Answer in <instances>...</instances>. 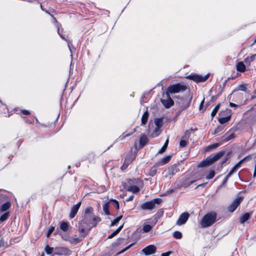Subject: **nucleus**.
<instances>
[{"label":"nucleus","instance_id":"28","mask_svg":"<svg viewBox=\"0 0 256 256\" xmlns=\"http://www.w3.org/2000/svg\"><path fill=\"white\" fill-rule=\"evenodd\" d=\"M55 250H56L57 252H56L54 254H66L68 251V250L65 248H56Z\"/></svg>","mask_w":256,"mask_h":256},{"label":"nucleus","instance_id":"26","mask_svg":"<svg viewBox=\"0 0 256 256\" xmlns=\"http://www.w3.org/2000/svg\"><path fill=\"white\" fill-rule=\"evenodd\" d=\"M85 228H88V227L85 224L84 222H82V221H81L80 222V226H79V231L81 234H83L85 232Z\"/></svg>","mask_w":256,"mask_h":256},{"label":"nucleus","instance_id":"47","mask_svg":"<svg viewBox=\"0 0 256 256\" xmlns=\"http://www.w3.org/2000/svg\"><path fill=\"white\" fill-rule=\"evenodd\" d=\"M187 142L185 140H181L180 142V146L181 148H184L187 145Z\"/></svg>","mask_w":256,"mask_h":256},{"label":"nucleus","instance_id":"56","mask_svg":"<svg viewBox=\"0 0 256 256\" xmlns=\"http://www.w3.org/2000/svg\"><path fill=\"white\" fill-rule=\"evenodd\" d=\"M204 99L202 102H201L200 105V107H199V108L200 110L202 108L203 106V104H204Z\"/></svg>","mask_w":256,"mask_h":256},{"label":"nucleus","instance_id":"23","mask_svg":"<svg viewBox=\"0 0 256 256\" xmlns=\"http://www.w3.org/2000/svg\"><path fill=\"white\" fill-rule=\"evenodd\" d=\"M127 190L128 192H131L133 193H137L140 191V188L137 186H128Z\"/></svg>","mask_w":256,"mask_h":256},{"label":"nucleus","instance_id":"13","mask_svg":"<svg viewBox=\"0 0 256 256\" xmlns=\"http://www.w3.org/2000/svg\"><path fill=\"white\" fill-rule=\"evenodd\" d=\"M81 204V202H79L76 204L74 205L71 209V211L70 214V218H74Z\"/></svg>","mask_w":256,"mask_h":256},{"label":"nucleus","instance_id":"1","mask_svg":"<svg viewBox=\"0 0 256 256\" xmlns=\"http://www.w3.org/2000/svg\"><path fill=\"white\" fill-rule=\"evenodd\" d=\"M100 220V218L93 214V208L91 207L87 208L85 210L84 219L82 220L84 222L89 228L94 226L97 222Z\"/></svg>","mask_w":256,"mask_h":256},{"label":"nucleus","instance_id":"11","mask_svg":"<svg viewBox=\"0 0 256 256\" xmlns=\"http://www.w3.org/2000/svg\"><path fill=\"white\" fill-rule=\"evenodd\" d=\"M190 214L187 212L182 213L179 216L178 220L176 221V224L178 226H181L184 224L188 220Z\"/></svg>","mask_w":256,"mask_h":256},{"label":"nucleus","instance_id":"27","mask_svg":"<svg viewBox=\"0 0 256 256\" xmlns=\"http://www.w3.org/2000/svg\"><path fill=\"white\" fill-rule=\"evenodd\" d=\"M241 166V164L238 162L236 164L231 170L228 174V176H230Z\"/></svg>","mask_w":256,"mask_h":256},{"label":"nucleus","instance_id":"36","mask_svg":"<svg viewBox=\"0 0 256 256\" xmlns=\"http://www.w3.org/2000/svg\"><path fill=\"white\" fill-rule=\"evenodd\" d=\"M156 166H154L153 167H152L149 170V172H148V174L150 176H155L157 172V170H156V169L155 167Z\"/></svg>","mask_w":256,"mask_h":256},{"label":"nucleus","instance_id":"5","mask_svg":"<svg viewBox=\"0 0 256 256\" xmlns=\"http://www.w3.org/2000/svg\"><path fill=\"white\" fill-rule=\"evenodd\" d=\"M162 202V200L160 198H154L150 202H147L142 204L140 208L143 210H152L156 208V205L160 204Z\"/></svg>","mask_w":256,"mask_h":256},{"label":"nucleus","instance_id":"29","mask_svg":"<svg viewBox=\"0 0 256 256\" xmlns=\"http://www.w3.org/2000/svg\"><path fill=\"white\" fill-rule=\"evenodd\" d=\"M154 124L156 127L161 128L162 126V118H157L154 120Z\"/></svg>","mask_w":256,"mask_h":256},{"label":"nucleus","instance_id":"41","mask_svg":"<svg viewBox=\"0 0 256 256\" xmlns=\"http://www.w3.org/2000/svg\"><path fill=\"white\" fill-rule=\"evenodd\" d=\"M230 116L222 118H219L218 121L220 124H223L228 122L230 120Z\"/></svg>","mask_w":256,"mask_h":256},{"label":"nucleus","instance_id":"33","mask_svg":"<svg viewBox=\"0 0 256 256\" xmlns=\"http://www.w3.org/2000/svg\"><path fill=\"white\" fill-rule=\"evenodd\" d=\"M152 227H153L150 224H144L143 226L142 230H143L144 232H148L150 231V230L152 229Z\"/></svg>","mask_w":256,"mask_h":256},{"label":"nucleus","instance_id":"16","mask_svg":"<svg viewBox=\"0 0 256 256\" xmlns=\"http://www.w3.org/2000/svg\"><path fill=\"white\" fill-rule=\"evenodd\" d=\"M170 156H168L164 158L160 162L156 163L155 166H162L167 164L171 158Z\"/></svg>","mask_w":256,"mask_h":256},{"label":"nucleus","instance_id":"37","mask_svg":"<svg viewBox=\"0 0 256 256\" xmlns=\"http://www.w3.org/2000/svg\"><path fill=\"white\" fill-rule=\"evenodd\" d=\"M124 223H123L122 224H121L116 230H113V237L114 236H115L117 235L122 230V228L124 226Z\"/></svg>","mask_w":256,"mask_h":256},{"label":"nucleus","instance_id":"32","mask_svg":"<svg viewBox=\"0 0 256 256\" xmlns=\"http://www.w3.org/2000/svg\"><path fill=\"white\" fill-rule=\"evenodd\" d=\"M160 128H158V127H156L154 128L152 134H151V136L152 138L156 137L160 134Z\"/></svg>","mask_w":256,"mask_h":256},{"label":"nucleus","instance_id":"48","mask_svg":"<svg viewBox=\"0 0 256 256\" xmlns=\"http://www.w3.org/2000/svg\"><path fill=\"white\" fill-rule=\"evenodd\" d=\"M219 144H212L211 146H210L208 147V150H210V149H214L217 148L219 146Z\"/></svg>","mask_w":256,"mask_h":256},{"label":"nucleus","instance_id":"53","mask_svg":"<svg viewBox=\"0 0 256 256\" xmlns=\"http://www.w3.org/2000/svg\"><path fill=\"white\" fill-rule=\"evenodd\" d=\"M58 34L60 36V37H61L62 39L65 40H66V38L64 36H62V34H60V28H58Z\"/></svg>","mask_w":256,"mask_h":256},{"label":"nucleus","instance_id":"17","mask_svg":"<svg viewBox=\"0 0 256 256\" xmlns=\"http://www.w3.org/2000/svg\"><path fill=\"white\" fill-rule=\"evenodd\" d=\"M195 182H196L195 180L189 181V180H188L186 179L182 182L180 185V188H182V187L188 188Z\"/></svg>","mask_w":256,"mask_h":256},{"label":"nucleus","instance_id":"43","mask_svg":"<svg viewBox=\"0 0 256 256\" xmlns=\"http://www.w3.org/2000/svg\"><path fill=\"white\" fill-rule=\"evenodd\" d=\"M252 159V156H248L246 157H244V158H242V160H241L239 162L242 164L243 162H246V161H249L250 160Z\"/></svg>","mask_w":256,"mask_h":256},{"label":"nucleus","instance_id":"57","mask_svg":"<svg viewBox=\"0 0 256 256\" xmlns=\"http://www.w3.org/2000/svg\"><path fill=\"white\" fill-rule=\"evenodd\" d=\"M230 106L231 107H236V106H237V105H236V104H235L232 103V102H230Z\"/></svg>","mask_w":256,"mask_h":256},{"label":"nucleus","instance_id":"24","mask_svg":"<svg viewBox=\"0 0 256 256\" xmlns=\"http://www.w3.org/2000/svg\"><path fill=\"white\" fill-rule=\"evenodd\" d=\"M112 201V200H110L108 202L104 204L103 206V210L104 212L107 214L110 215V212L109 210V203Z\"/></svg>","mask_w":256,"mask_h":256},{"label":"nucleus","instance_id":"52","mask_svg":"<svg viewBox=\"0 0 256 256\" xmlns=\"http://www.w3.org/2000/svg\"><path fill=\"white\" fill-rule=\"evenodd\" d=\"M22 112L23 114L28 115L30 114V112L27 110H22Z\"/></svg>","mask_w":256,"mask_h":256},{"label":"nucleus","instance_id":"4","mask_svg":"<svg viewBox=\"0 0 256 256\" xmlns=\"http://www.w3.org/2000/svg\"><path fill=\"white\" fill-rule=\"evenodd\" d=\"M188 88L187 86L181 83H178L175 84L170 86L166 92L168 94H172L180 92H184Z\"/></svg>","mask_w":256,"mask_h":256},{"label":"nucleus","instance_id":"7","mask_svg":"<svg viewBox=\"0 0 256 256\" xmlns=\"http://www.w3.org/2000/svg\"><path fill=\"white\" fill-rule=\"evenodd\" d=\"M209 75L206 74L204 76L198 74H190L186 78L194 81L198 82H205L208 78Z\"/></svg>","mask_w":256,"mask_h":256},{"label":"nucleus","instance_id":"42","mask_svg":"<svg viewBox=\"0 0 256 256\" xmlns=\"http://www.w3.org/2000/svg\"><path fill=\"white\" fill-rule=\"evenodd\" d=\"M214 175H215L214 171L213 170H212L210 171L209 174L208 176H206V178L208 180L212 179L214 177Z\"/></svg>","mask_w":256,"mask_h":256},{"label":"nucleus","instance_id":"30","mask_svg":"<svg viewBox=\"0 0 256 256\" xmlns=\"http://www.w3.org/2000/svg\"><path fill=\"white\" fill-rule=\"evenodd\" d=\"M10 216V212H6L4 213L0 217V222H2L4 220H6Z\"/></svg>","mask_w":256,"mask_h":256},{"label":"nucleus","instance_id":"49","mask_svg":"<svg viewBox=\"0 0 256 256\" xmlns=\"http://www.w3.org/2000/svg\"><path fill=\"white\" fill-rule=\"evenodd\" d=\"M235 138L234 134V133L230 134L228 136L225 138L224 140L227 142Z\"/></svg>","mask_w":256,"mask_h":256},{"label":"nucleus","instance_id":"22","mask_svg":"<svg viewBox=\"0 0 256 256\" xmlns=\"http://www.w3.org/2000/svg\"><path fill=\"white\" fill-rule=\"evenodd\" d=\"M149 114L148 112V111L146 110L142 118V124L144 125L146 124L148 122V118Z\"/></svg>","mask_w":256,"mask_h":256},{"label":"nucleus","instance_id":"51","mask_svg":"<svg viewBox=\"0 0 256 256\" xmlns=\"http://www.w3.org/2000/svg\"><path fill=\"white\" fill-rule=\"evenodd\" d=\"M208 182H204V183H202V184H198L196 188V189L197 188H199V187H204L206 186Z\"/></svg>","mask_w":256,"mask_h":256},{"label":"nucleus","instance_id":"19","mask_svg":"<svg viewBox=\"0 0 256 256\" xmlns=\"http://www.w3.org/2000/svg\"><path fill=\"white\" fill-rule=\"evenodd\" d=\"M174 170H176V168H168L166 170V174L165 176L166 178H171V177L174 174Z\"/></svg>","mask_w":256,"mask_h":256},{"label":"nucleus","instance_id":"6","mask_svg":"<svg viewBox=\"0 0 256 256\" xmlns=\"http://www.w3.org/2000/svg\"><path fill=\"white\" fill-rule=\"evenodd\" d=\"M192 96L190 98H180L176 102V105L178 106V111L182 112V110L187 108L190 105Z\"/></svg>","mask_w":256,"mask_h":256},{"label":"nucleus","instance_id":"15","mask_svg":"<svg viewBox=\"0 0 256 256\" xmlns=\"http://www.w3.org/2000/svg\"><path fill=\"white\" fill-rule=\"evenodd\" d=\"M252 214V212H246L240 218V224H244L247 220H248L250 216Z\"/></svg>","mask_w":256,"mask_h":256},{"label":"nucleus","instance_id":"34","mask_svg":"<svg viewBox=\"0 0 256 256\" xmlns=\"http://www.w3.org/2000/svg\"><path fill=\"white\" fill-rule=\"evenodd\" d=\"M256 54H254L250 56V57H248L244 60V62L246 63H248L250 64L251 62L254 61L255 59Z\"/></svg>","mask_w":256,"mask_h":256},{"label":"nucleus","instance_id":"59","mask_svg":"<svg viewBox=\"0 0 256 256\" xmlns=\"http://www.w3.org/2000/svg\"><path fill=\"white\" fill-rule=\"evenodd\" d=\"M108 238H112V234H110L108 236Z\"/></svg>","mask_w":256,"mask_h":256},{"label":"nucleus","instance_id":"55","mask_svg":"<svg viewBox=\"0 0 256 256\" xmlns=\"http://www.w3.org/2000/svg\"><path fill=\"white\" fill-rule=\"evenodd\" d=\"M170 254V252H165V253H162V254L161 256H169Z\"/></svg>","mask_w":256,"mask_h":256},{"label":"nucleus","instance_id":"35","mask_svg":"<svg viewBox=\"0 0 256 256\" xmlns=\"http://www.w3.org/2000/svg\"><path fill=\"white\" fill-rule=\"evenodd\" d=\"M220 104H218L213 109V110L211 113V116H212V118H213L216 116V114L217 113V112L220 108Z\"/></svg>","mask_w":256,"mask_h":256},{"label":"nucleus","instance_id":"14","mask_svg":"<svg viewBox=\"0 0 256 256\" xmlns=\"http://www.w3.org/2000/svg\"><path fill=\"white\" fill-rule=\"evenodd\" d=\"M84 237V235H82L79 237L76 236H74V237H70L68 238V241L73 244H78V242L82 241Z\"/></svg>","mask_w":256,"mask_h":256},{"label":"nucleus","instance_id":"46","mask_svg":"<svg viewBox=\"0 0 256 256\" xmlns=\"http://www.w3.org/2000/svg\"><path fill=\"white\" fill-rule=\"evenodd\" d=\"M54 226H51L50 229L48 230L47 234H46V236L48 238L50 234L54 231Z\"/></svg>","mask_w":256,"mask_h":256},{"label":"nucleus","instance_id":"21","mask_svg":"<svg viewBox=\"0 0 256 256\" xmlns=\"http://www.w3.org/2000/svg\"><path fill=\"white\" fill-rule=\"evenodd\" d=\"M236 70L238 72H244L246 70L245 65L242 62H238L236 64Z\"/></svg>","mask_w":256,"mask_h":256},{"label":"nucleus","instance_id":"45","mask_svg":"<svg viewBox=\"0 0 256 256\" xmlns=\"http://www.w3.org/2000/svg\"><path fill=\"white\" fill-rule=\"evenodd\" d=\"M134 244V243H132V244H130L128 246H126L125 248L122 250L120 252L118 253L117 254H120V253H122V252H126V250H128L129 248H130Z\"/></svg>","mask_w":256,"mask_h":256},{"label":"nucleus","instance_id":"50","mask_svg":"<svg viewBox=\"0 0 256 256\" xmlns=\"http://www.w3.org/2000/svg\"><path fill=\"white\" fill-rule=\"evenodd\" d=\"M113 206L116 207L117 209H119V204L118 202L113 199Z\"/></svg>","mask_w":256,"mask_h":256},{"label":"nucleus","instance_id":"60","mask_svg":"<svg viewBox=\"0 0 256 256\" xmlns=\"http://www.w3.org/2000/svg\"><path fill=\"white\" fill-rule=\"evenodd\" d=\"M254 42H256V39L254 40Z\"/></svg>","mask_w":256,"mask_h":256},{"label":"nucleus","instance_id":"58","mask_svg":"<svg viewBox=\"0 0 256 256\" xmlns=\"http://www.w3.org/2000/svg\"><path fill=\"white\" fill-rule=\"evenodd\" d=\"M230 177V176H228V174L226 176V178H225V179H224V180L223 184H224V183H226V182H227V180H228V178Z\"/></svg>","mask_w":256,"mask_h":256},{"label":"nucleus","instance_id":"20","mask_svg":"<svg viewBox=\"0 0 256 256\" xmlns=\"http://www.w3.org/2000/svg\"><path fill=\"white\" fill-rule=\"evenodd\" d=\"M11 204L9 202L4 204L0 208V212H4L8 210L10 207Z\"/></svg>","mask_w":256,"mask_h":256},{"label":"nucleus","instance_id":"18","mask_svg":"<svg viewBox=\"0 0 256 256\" xmlns=\"http://www.w3.org/2000/svg\"><path fill=\"white\" fill-rule=\"evenodd\" d=\"M148 138L145 135H142L140 139V146L141 147L144 146L148 142Z\"/></svg>","mask_w":256,"mask_h":256},{"label":"nucleus","instance_id":"9","mask_svg":"<svg viewBox=\"0 0 256 256\" xmlns=\"http://www.w3.org/2000/svg\"><path fill=\"white\" fill-rule=\"evenodd\" d=\"M243 198L242 197H238L236 198L231 204L228 206V210L232 212H234L237 207L240 204L241 202H242Z\"/></svg>","mask_w":256,"mask_h":256},{"label":"nucleus","instance_id":"3","mask_svg":"<svg viewBox=\"0 0 256 256\" xmlns=\"http://www.w3.org/2000/svg\"><path fill=\"white\" fill-rule=\"evenodd\" d=\"M216 214L215 212H210L206 214L200 222L202 228H205L212 226L216 221Z\"/></svg>","mask_w":256,"mask_h":256},{"label":"nucleus","instance_id":"12","mask_svg":"<svg viewBox=\"0 0 256 256\" xmlns=\"http://www.w3.org/2000/svg\"><path fill=\"white\" fill-rule=\"evenodd\" d=\"M156 247L154 245H149L144 248L142 252L146 255H150L156 252Z\"/></svg>","mask_w":256,"mask_h":256},{"label":"nucleus","instance_id":"54","mask_svg":"<svg viewBox=\"0 0 256 256\" xmlns=\"http://www.w3.org/2000/svg\"><path fill=\"white\" fill-rule=\"evenodd\" d=\"M134 196L133 195H132L130 196L127 199H126V201L128 202H129V201H132L133 198H134Z\"/></svg>","mask_w":256,"mask_h":256},{"label":"nucleus","instance_id":"31","mask_svg":"<svg viewBox=\"0 0 256 256\" xmlns=\"http://www.w3.org/2000/svg\"><path fill=\"white\" fill-rule=\"evenodd\" d=\"M168 144V139H167L161 149L158 151V154H162L166 150Z\"/></svg>","mask_w":256,"mask_h":256},{"label":"nucleus","instance_id":"8","mask_svg":"<svg viewBox=\"0 0 256 256\" xmlns=\"http://www.w3.org/2000/svg\"><path fill=\"white\" fill-rule=\"evenodd\" d=\"M135 159V156L132 154V152L130 154H128V155H126L124 164L122 166H121V169L123 170H125L128 166H129V164L132 162V161Z\"/></svg>","mask_w":256,"mask_h":256},{"label":"nucleus","instance_id":"10","mask_svg":"<svg viewBox=\"0 0 256 256\" xmlns=\"http://www.w3.org/2000/svg\"><path fill=\"white\" fill-rule=\"evenodd\" d=\"M166 99H161L160 101L164 106L166 108H168L174 105V102L172 98L170 97L168 92H166Z\"/></svg>","mask_w":256,"mask_h":256},{"label":"nucleus","instance_id":"40","mask_svg":"<svg viewBox=\"0 0 256 256\" xmlns=\"http://www.w3.org/2000/svg\"><path fill=\"white\" fill-rule=\"evenodd\" d=\"M246 84H240L238 86V87L234 90V92L237 90H242L246 91Z\"/></svg>","mask_w":256,"mask_h":256},{"label":"nucleus","instance_id":"2","mask_svg":"<svg viewBox=\"0 0 256 256\" xmlns=\"http://www.w3.org/2000/svg\"><path fill=\"white\" fill-rule=\"evenodd\" d=\"M224 151L220 152L213 156H208L206 160L201 162L198 168H204L208 166L221 158L224 154Z\"/></svg>","mask_w":256,"mask_h":256},{"label":"nucleus","instance_id":"25","mask_svg":"<svg viewBox=\"0 0 256 256\" xmlns=\"http://www.w3.org/2000/svg\"><path fill=\"white\" fill-rule=\"evenodd\" d=\"M60 228L64 232H66L68 228V222H62L60 224Z\"/></svg>","mask_w":256,"mask_h":256},{"label":"nucleus","instance_id":"38","mask_svg":"<svg viewBox=\"0 0 256 256\" xmlns=\"http://www.w3.org/2000/svg\"><path fill=\"white\" fill-rule=\"evenodd\" d=\"M54 248L47 245L45 248V251L48 254H52L54 252Z\"/></svg>","mask_w":256,"mask_h":256},{"label":"nucleus","instance_id":"44","mask_svg":"<svg viewBox=\"0 0 256 256\" xmlns=\"http://www.w3.org/2000/svg\"><path fill=\"white\" fill-rule=\"evenodd\" d=\"M122 216L120 215L113 220V227L116 226L118 222L122 219Z\"/></svg>","mask_w":256,"mask_h":256},{"label":"nucleus","instance_id":"39","mask_svg":"<svg viewBox=\"0 0 256 256\" xmlns=\"http://www.w3.org/2000/svg\"><path fill=\"white\" fill-rule=\"evenodd\" d=\"M173 236L177 239H180L182 238V234L179 231H176L173 234Z\"/></svg>","mask_w":256,"mask_h":256}]
</instances>
